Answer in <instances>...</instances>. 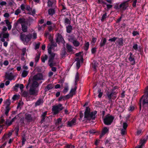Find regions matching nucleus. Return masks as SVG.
Masks as SVG:
<instances>
[{"label": "nucleus", "mask_w": 148, "mask_h": 148, "mask_svg": "<svg viewBox=\"0 0 148 148\" xmlns=\"http://www.w3.org/2000/svg\"><path fill=\"white\" fill-rule=\"evenodd\" d=\"M22 53L21 54V56H24L25 54L26 53V48H23L22 50Z\"/></svg>", "instance_id": "obj_38"}, {"label": "nucleus", "mask_w": 148, "mask_h": 148, "mask_svg": "<svg viewBox=\"0 0 148 148\" xmlns=\"http://www.w3.org/2000/svg\"><path fill=\"white\" fill-rule=\"evenodd\" d=\"M50 43L48 46V52L50 56L49 57V65L51 66H53V60L54 57L55 56V54L51 52V49H53V47H56L57 46L56 43L51 38V35H50L49 38Z\"/></svg>", "instance_id": "obj_1"}, {"label": "nucleus", "mask_w": 148, "mask_h": 148, "mask_svg": "<svg viewBox=\"0 0 148 148\" xmlns=\"http://www.w3.org/2000/svg\"><path fill=\"white\" fill-rule=\"evenodd\" d=\"M66 48L68 52H72L73 51L72 46L68 44H66Z\"/></svg>", "instance_id": "obj_23"}, {"label": "nucleus", "mask_w": 148, "mask_h": 148, "mask_svg": "<svg viewBox=\"0 0 148 148\" xmlns=\"http://www.w3.org/2000/svg\"><path fill=\"white\" fill-rule=\"evenodd\" d=\"M20 38L23 42L24 44L26 45L32 38V34H29L27 35L25 34H21L20 35Z\"/></svg>", "instance_id": "obj_4"}, {"label": "nucleus", "mask_w": 148, "mask_h": 148, "mask_svg": "<svg viewBox=\"0 0 148 148\" xmlns=\"http://www.w3.org/2000/svg\"><path fill=\"white\" fill-rule=\"evenodd\" d=\"M75 61L77 62H81L82 63L83 61V59L82 57V56L79 57L75 59Z\"/></svg>", "instance_id": "obj_36"}, {"label": "nucleus", "mask_w": 148, "mask_h": 148, "mask_svg": "<svg viewBox=\"0 0 148 148\" xmlns=\"http://www.w3.org/2000/svg\"><path fill=\"white\" fill-rule=\"evenodd\" d=\"M106 42V38H104L102 39L100 43V46L101 47L104 46Z\"/></svg>", "instance_id": "obj_26"}, {"label": "nucleus", "mask_w": 148, "mask_h": 148, "mask_svg": "<svg viewBox=\"0 0 148 148\" xmlns=\"http://www.w3.org/2000/svg\"><path fill=\"white\" fill-rule=\"evenodd\" d=\"M133 35L135 36L136 35H139V33L137 31H134L132 33Z\"/></svg>", "instance_id": "obj_63"}, {"label": "nucleus", "mask_w": 148, "mask_h": 148, "mask_svg": "<svg viewBox=\"0 0 148 148\" xmlns=\"http://www.w3.org/2000/svg\"><path fill=\"white\" fill-rule=\"evenodd\" d=\"M128 125L127 123L126 122H124L123 123V129H126Z\"/></svg>", "instance_id": "obj_55"}, {"label": "nucleus", "mask_w": 148, "mask_h": 148, "mask_svg": "<svg viewBox=\"0 0 148 148\" xmlns=\"http://www.w3.org/2000/svg\"><path fill=\"white\" fill-rule=\"evenodd\" d=\"M48 12L49 14L51 16H52L55 13V10L53 8H50L49 9Z\"/></svg>", "instance_id": "obj_28"}, {"label": "nucleus", "mask_w": 148, "mask_h": 148, "mask_svg": "<svg viewBox=\"0 0 148 148\" xmlns=\"http://www.w3.org/2000/svg\"><path fill=\"white\" fill-rule=\"evenodd\" d=\"M25 121L27 123L33 121L34 119L32 115L26 113L25 115Z\"/></svg>", "instance_id": "obj_8"}, {"label": "nucleus", "mask_w": 148, "mask_h": 148, "mask_svg": "<svg viewBox=\"0 0 148 148\" xmlns=\"http://www.w3.org/2000/svg\"><path fill=\"white\" fill-rule=\"evenodd\" d=\"M7 4L6 2L1 1H0V6L3 7L4 5H6Z\"/></svg>", "instance_id": "obj_48"}, {"label": "nucleus", "mask_w": 148, "mask_h": 148, "mask_svg": "<svg viewBox=\"0 0 148 148\" xmlns=\"http://www.w3.org/2000/svg\"><path fill=\"white\" fill-rule=\"evenodd\" d=\"M5 77L8 79L9 80H12L13 78V73L12 72L9 73L8 72L6 73L5 75Z\"/></svg>", "instance_id": "obj_14"}, {"label": "nucleus", "mask_w": 148, "mask_h": 148, "mask_svg": "<svg viewBox=\"0 0 148 148\" xmlns=\"http://www.w3.org/2000/svg\"><path fill=\"white\" fill-rule=\"evenodd\" d=\"M40 56V53H38L36 54L35 58V62L36 63H37L39 60Z\"/></svg>", "instance_id": "obj_32"}, {"label": "nucleus", "mask_w": 148, "mask_h": 148, "mask_svg": "<svg viewBox=\"0 0 148 148\" xmlns=\"http://www.w3.org/2000/svg\"><path fill=\"white\" fill-rule=\"evenodd\" d=\"M19 24H21L22 29L23 32H26L27 31V27L25 23H23L22 22V20L19 19L16 23H15V26H17Z\"/></svg>", "instance_id": "obj_7"}, {"label": "nucleus", "mask_w": 148, "mask_h": 148, "mask_svg": "<svg viewBox=\"0 0 148 148\" xmlns=\"http://www.w3.org/2000/svg\"><path fill=\"white\" fill-rule=\"evenodd\" d=\"M66 31L68 33H71L73 29L72 26L70 25H69L66 27Z\"/></svg>", "instance_id": "obj_22"}, {"label": "nucleus", "mask_w": 148, "mask_h": 148, "mask_svg": "<svg viewBox=\"0 0 148 148\" xmlns=\"http://www.w3.org/2000/svg\"><path fill=\"white\" fill-rule=\"evenodd\" d=\"M6 123L8 126H9L12 124V122L11 121L6 120Z\"/></svg>", "instance_id": "obj_62"}, {"label": "nucleus", "mask_w": 148, "mask_h": 148, "mask_svg": "<svg viewBox=\"0 0 148 148\" xmlns=\"http://www.w3.org/2000/svg\"><path fill=\"white\" fill-rule=\"evenodd\" d=\"M53 3L50 0H48L47 2V6L48 7H51L53 5Z\"/></svg>", "instance_id": "obj_52"}, {"label": "nucleus", "mask_w": 148, "mask_h": 148, "mask_svg": "<svg viewBox=\"0 0 148 148\" xmlns=\"http://www.w3.org/2000/svg\"><path fill=\"white\" fill-rule=\"evenodd\" d=\"M19 98V95H14L12 97V99L14 101L18 99Z\"/></svg>", "instance_id": "obj_47"}, {"label": "nucleus", "mask_w": 148, "mask_h": 148, "mask_svg": "<svg viewBox=\"0 0 148 148\" xmlns=\"http://www.w3.org/2000/svg\"><path fill=\"white\" fill-rule=\"evenodd\" d=\"M71 20H69L68 18H66L64 19V23L65 25L67 24L70 25L71 23Z\"/></svg>", "instance_id": "obj_35"}, {"label": "nucleus", "mask_w": 148, "mask_h": 148, "mask_svg": "<svg viewBox=\"0 0 148 148\" xmlns=\"http://www.w3.org/2000/svg\"><path fill=\"white\" fill-rule=\"evenodd\" d=\"M43 99L42 98H39L36 101L35 103L36 106H38L42 104L43 103Z\"/></svg>", "instance_id": "obj_20"}, {"label": "nucleus", "mask_w": 148, "mask_h": 148, "mask_svg": "<svg viewBox=\"0 0 148 148\" xmlns=\"http://www.w3.org/2000/svg\"><path fill=\"white\" fill-rule=\"evenodd\" d=\"M123 39L122 38H118L115 42V44L116 45L120 46H123Z\"/></svg>", "instance_id": "obj_18"}, {"label": "nucleus", "mask_w": 148, "mask_h": 148, "mask_svg": "<svg viewBox=\"0 0 148 148\" xmlns=\"http://www.w3.org/2000/svg\"><path fill=\"white\" fill-rule=\"evenodd\" d=\"M89 43L88 42H87L85 44L84 49L85 50H87L89 48Z\"/></svg>", "instance_id": "obj_43"}, {"label": "nucleus", "mask_w": 148, "mask_h": 148, "mask_svg": "<svg viewBox=\"0 0 148 148\" xmlns=\"http://www.w3.org/2000/svg\"><path fill=\"white\" fill-rule=\"evenodd\" d=\"M19 87V84H16L13 87V88L14 90L15 91L17 92L18 91V88Z\"/></svg>", "instance_id": "obj_39"}, {"label": "nucleus", "mask_w": 148, "mask_h": 148, "mask_svg": "<svg viewBox=\"0 0 148 148\" xmlns=\"http://www.w3.org/2000/svg\"><path fill=\"white\" fill-rule=\"evenodd\" d=\"M20 8L23 11H25V5L24 4H22L20 6Z\"/></svg>", "instance_id": "obj_50"}, {"label": "nucleus", "mask_w": 148, "mask_h": 148, "mask_svg": "<svg viewBox=\"0 0 148 148\" xmlns=\"http://www.w3.org/2000/svg\"><path fill=\"white\" fill-rule=\"evenodd\" d=\"M90 108L88 107L86 108L84 112V118L88 120L94 119L95 118V115L97 113V111H95L94 112H90Z\"/></svg>", "instance_id": "obj_3"}, {"label": "nucleus", "mask_w": 148, "mask_h": 148, "mask_svg": "<svg viewBox=\"0 0 148 148\" xmlns=\"http://www.w3.org/2000/svg\"><path fill=\"white\" fill-rule=\"evenodd\" d=\"M33 19L32 18L29 17L27 20V24L28 25H30L33 23Z\"/></svg>", "instance_id": "obj_31"}, {"label": "nucleus", "mask_w": 148, "mask_h": 148, "mask_svg": "<svg viewBox=\"0 0 148 148\" xmlns=\"http://www.w3.org/2000/svg\"><path fill=\"white\" fill-rule=\"evenodd\" d=\"M43 79L42 75L41 73H38L34 76L32 80L38 81Z\"/></svg>", "instance_id": "obj_11"}, {"label": "nucleus", "mask_w": 148, "mask_h": 148, "mask_svg": "<svg viewBox=\"0 0 148 148\" xmlns=\"http://www.w3.org/2000/svg\"><path fill=\"white\" fill-rule=\"evenodd\" d=\"M10 107H5V114L7 116L8 115V113L10 111Z\"/></svg>", "instance_id": "obj_46"}, {"label": "nucleus", "mask_w": 148, "mask_h": 148, "mask_svg": "<svg viewBox=\"0 0 148 148\" xmlns=\"http://www.w3.org/2000/svg\"><path fill=\"white\" fill-rule=\"evenodd\" d=\"M129 0L125 1L121 4L119 6H117V8L119 9L121 8L123 10H125L128 6V2Z\"/></svg>", "instance_id": "obj_9"}, {"label": "nucleus", "mask_w": 148, "mask_h": 148, "mask_svg": "<svg viewBox=\"0 0 148 148\" xmlns=\"http://www.w3.org/2000/svg\"><path fill=\"white\" fill-rule=\"evenodd\" d=\"M117 37H113L112 38L109 39L108 40V41H109L111 42H114L116 41V40L117 39Z\"/></svg>", "instance_id": "obj_53"}, {"label": "nucleus", "mask_w": 148, "mask_h": 148, "mask_svg": "<svg viewBox=\"0 0 148 148\" xmlns=\"http://www.w3.org/2000/svg\"><path fill=\"white\" fill-rule=\"evenodd\" d=\"M56 41L57 42H61L63 43L64 42L63 38L62 37V36L59 34H58V35L56 38Z\"/></svg>", "instance_id": "obj_17"}, {"label": "nucleus", "mask_w": 148, "mask_h": 148, "mask_svg": "<svg viewBox=\"0 0 148 148\" xmlns=\"http://www.w3.org/2000/svg\"><path fill=\"white\" fill-rule=\"evenodd\" d=\"M75 146L71 145H68L66 146V148H74Z\"/></svg>", "instance_id": "obj_64"}, {"label": "nucleus", "mask_w": 148, "mask_h": 148, "mask_svg": "<svg viewBox=\"0 0 148 148\" xmlns=\"http://www.w3.org/2000/svg\"><path fill=\"white\" fill-rule=\"evenodd\" d=\"M77 87L76 86H75L73 88H72L70 91V94L72 95L73 96L74 95H75V91Z\"/></svg>", "instance_id": "obj_33"}, {"label": "nucleus", "mask_w": 148, "mask_h": 148, "mask_svg": "<svg viewBox=\"0 0 148 148\" xmlns=\"http://www.w3.org/2000/svg\"><path fill=\"white\" fill-rule=\"evenodd\" d=\"M5 23L7 24V25L8 27V29L9 30H10L12 27V25H11V23L8 20H5Z\"/></svg>", "instance_id": "obj_27"}, {"label": "nucleus", "mask_w": 148, "mask_h": 148, "mask_svg": "<svg viewBox=\"0 0 148 148\" xmlns=\"http://www.w3.org/2000/svg\"><path fill=\"white\" fill-rule=\"evenodd\" d=\"M98 92L99 93L98 97L99 98H100L101 97L102 95V92H101V89H99Z\"/></svg>", "instance_id": "obj_51"}, {"label": "nucleus", "mask_w": 148, "mask_h": 148, "mask_svg": "<svg viewBox=\"0 0 148 148\" xmlns=\"http://www.w3.org/2000/svg\"><path fill=\"white\" fill-rule=\"evenodd\" d=\"M114 119V117L112 116L110 114L107 115L103 119L104 123L106 125H110Z\"/></svg>", "instance_id": "obj_6"}, {"label": "nucleus", "mask_w": 148, "mask_h": 148, "mask_svg": "<svg viewBox=\"0 0 148 148\" xmlns=\"http://www.w3.org/2000/svg\"><path fill=\"white\" fill-rule=\"evenodd\" d=\"M19 130V127L18 126L16 127L14 129L15 132L16 134V135L18 134V133Z\"/></svg>", "instance_id": "obj_61"}, {"label": "nucleus", "mask_w": 148, "mask_h": 148, "mask_svg": "<svg viewBox=\"0 0 148 148\" xmlns=\"http://www.w3.org/2000/svg\"><path fill=\"white\" fill-rule=\"evenodd\" d=\"M109 128L106 127H104L102 129L101 134L100 136V138H101L104 135L108 134L109 132Z\"/></svg>", "instance_id": "obj_12"}, {"label": "nucleus", "mask_w": 148, "mask_h": 148, "mask_svg": "<svg viewBox=\"0 0 148 148\" xmlns=\"http://www.w3.org/2000/svg\"><path fill=\"white\" fill-rule=\"evenodd\" d=\"M37 91L36 90V88H33L32 87H30V89L29 90V93L31 95H37Z\"/></svg>", "instance_id": "obj_13"}, {"label": "nucleus", "mask_w": 148, "mask_h": 148, "mask_svg": "<svg viewBox=\"0 0 148 148\" xmlns=\"http://www.w3.org/2000/svg\"><path fill=\"white\" fill-rule=\"evenodd\" d=\"M66 52L65 50V48L64 47L61 50L60 55L62 58L64 57L66 55Z\"/></svg>", "instance_id": "obj_24"}, {"label": "nucleus", "mask_w": 148, "mask_h": 148, "mask_svg": "<svg viewBox=\"0 0 148 148\" xmlns=\"http://www.w3.org/2000/svg\"><path fill=\"white\" fill-rule=\"evenodd\" d=\"M73 43L74 46L76 47L79 46L80 45L79 42L76 40H73Z\"/></svg>", "instance_id": "obj_34"}, {"label": "nucleus", "mask_w": 148, "mask_h": 148, "mask_svg": "<svg viewBox=\"0 0 148 148\" xmlns=\"http://www.w3.org/2000/svg\"><path fill=\"white\" fill-rule=\"evenodd\" d=\"M28 92L26 91H24L22 93V95L24 97H27L28 96Z\"/></svg>", "instance_id": "obj_56"}, {"label": "nucleus", "mask_w": 148, "mask_h": 148, "mask_svg": "<svg viewBox=\"0 0 148 148\" xmlns=\"http://www.w3.org/2000/svg\"><path fill=\"white\" fill-rule=\"evenodd\" d=\"M116 93L115 92H113L112 91L110 93L109 92H108L107 93L106 95L108 97V99L110 100L111 99V98L114 95H115Z\"/></svg>", "instance_id": "obj_19"}, {"label": "nucleus", "mask_w": 148, "mask_h": 148, "mask_svg": "<svg viewBox=\"0 0 148 148\" xmlns=\"http://www.w3.org/2000/svg\"><path fill=\"white\" fill-rule=\"evenodd\" d=\"M21 12V10L19 8L17 9L15 11V14L16 15H18L19 13Z\"/></svg>", "instance_id": "obj_54"}, {"label": "nucleus", "mask_w": 148, "mask_h": 148, "mask_svg": "<svg viewBox=\"0 0 148 148\" xmlns=\"http://www.w3.org/2000/svg\"><path fill=\"white\" fill-rule=\"evenodd\" d=\"M9 34L8 33H3V37L7 39V40H9Z\"/></svg>", "instance_id": "obj_37"}, {"label": "nucleus", "mask_w": 148, "mask_h": 148, "mask_svg": "<svg viewBox=\"0 0 148 148\" xmlns=\"http://www.w3.org/2000/svg\"><path fill=\"white\" fill-rule=\"evenodd\" d=\"M69 90V87L68 86H66L65 87L64 89L63 90V92L64 93H65L66 92Z\"/></svg>", "instance_id": "obj_58"}, {"label": "nucleus", "mask_w": 148, "mask_h": 148, "mask_svg": "<svg viewBox=\"0 0 148 148\" xmlns=\"http://www.w3.org/2000/svg\"><path fill=\"white\" fill-rule=\"evenodd\" d=\"M62 119L58 118L57 119L56 123V125L59 128H61L62 126Z\"/></svg>", "instance_id": "obj_16"}, {"label": "nucleus", "mask_w": 148, "mask_h": 148, "mask_svg": "<svg viewBox=\"0 0 148 148\" xmlns=\"http://www.w3.org/2000/svg\"><path fill=\"white\" fill-rule=\"evenodd\" d=\"M140 108L141 109V105L142 104L143 109V112L145 115H148V93L144 91V94L142 97L140 101Z\"/></svg>", "instance_id": "obj_2"}, {"label": "nucleus", "mask_w": 148, "mask_h": 148, "mask_svg": "<svg viewBox=\"0 0 148 148\" xmlns=\"http://www.w3.org/2000/svg\"><path fill=\"white\" fill-rule=\"evenodd\" d=\"M55 27V25H53V26H50L48 27V30L50 31L51 32L52 30H53V29L54 27Z\"/></svg>", "instance_id": "obj_60"}, {"label": "nucleus", "mask_w": 148, "mask_h": 148, "mask_svg": "<svg viewBox=\"0 0 148 148\" xmlns=\"http://www.w3.org/2000/svg\"><path fill=\"white\" fill-rule=\"evenodd\" d=\"M97 38H93L92 39V44L93 45H94L96 42L97 40Z\"/></svg>", "instance_id": "obj_59"}, {"label": "nucleus", "mask_w": 148, "mask_h": 148, "mask_svg": "<svg viewBox=\"0 0 148 148\" xmlns=\"http://www.w3.org/2000/svg\"><path fill=\"white\" fill-rule=\"evenodd\" d=\"M130 56L128 58V60L130 61L132 65H134L135 64V59L134 57V56L132 55V53L130 52L129 54Z\"/></svg>", "instance_id": "obj_15"}, {"label": "nucleus", "mask_w": 148, "mask_h": 148, "mask_svg": "<svg viewBox=\"0 0 148 148\" xmlns=\"http://www.w3.org/2000/svg\"><path fill=\"white\" fill-rule=\"evenodd\" d=\"M29 73L28 71L26 70H23L22 72L21 76L22 77H26Z\"/></svg>", "instance_id": "obj_30"}, {"label": "nucleus", "mask_w": 148, "mask_h": 148, "mask_svg": "<svg viewBox=\"0 0 148 148\" xmlns=\"http://www.w3.org/2000/svg\"><path fill=\"white\" fill-rule=\"evenodd\" d=\"M126 133V129H122L121 130V134L122 135H124Z\"/></svg>", "instance_id": "obj_57"}, {"label": "nucleus", "mask_w": 148, "mask_h": 148, "mask_svg": "<svg viewBox=\"0 0 148 148\" xmlns=\"http://www.w3.org/2000/svg\"><path fill=\"white\" fill-rule=\"evenodd\" d=\"M64 108L62 104L59 103L57 105L53 106L52 111L53 114H58L59 112L62 110Z\"/></svg>", "instance_id": "obj_5"}, {"label": "nucleus", "mask_w": 148, "mask_h": 148, "mask_svg": "<svg viewBox=\"0 0 148 148\" xmlns=\"http://www.w3.org/2000/svg\"><path fill=\"white\" fill-rule=\"evenodd\" d=\"M77 124V121L76 117L75 116L71 120L68 121L67 126L68 127H72Z\"/></svg>", "instance_id": "obj_10"}, {"label": "nucleus", "mask_w": 148, "mask_h": 148, "mask_svg": "<svg viewBox=\"0 0 148 148\" xmlns=\"http://www.w3.org/2000/svg\"><path fill=\"white\" fill-rule=\"evenodd\" d=\"M48 56L47 55H45L44 56H42L41 57V60L42 62L44 63L45 61L47 60Z\"/></svg>", "instance_id": "obj_40"}, {"label": "nucleus", "mask_w": 148, "mask_h": 148, "mask_svg": "<svg viewBox=\"0 0 148 148\" xmlns=\"http://www.w3.org/2000/svg\"><path fill=\"white\" fill-rule=\"evenodd\" d=\"M107 13H106L105 14H104L102 16L101 19V21L102 22H103L104 21V20L105 19L107 18Z\"/></svg>", "instance_id": "obj_41"}, {"label": "nucleus", "mask_w": 148, "mask_h": 148, "mask_svg": "<svg viewBox=\"0 0 148 148\" xmlns=\"http://www.w3.org/2000/svg\"><path fill=\"white\" fill-rule=\"evenodd\" d=\"M35 12L36 11L35 9H34L33 10L32 9L31 11L29 12L28 14L34 16L35 14Z\"/></svg>", "instance_id": "obj_45"}, {"label": "nucleus", "mask_w": 148, "mask_h": 148, "mask_svg": "<svg viewBox=\"0 0 148 148\" xmlns=\"http://www.w3.org/2000/svg\"><path fill=\"white\" fill-rule=\"evenodd\" d=\"M32 38L35 39L37 38V34L35 32H33L32 34Z\"/></svg>", "instance_id": "obj_44"}, {"label": "nucleus", "mask_w": 148, "mask_h": 148, "mask_svg": "<svg viewBox=\"0 0 148 148\" xmlns=\"http://www.w3.org/2000/svg\"><path fill=\"white\" fill-rule=\"evenodd\" d=\"M133 48L136 51L138 50V45L134 43L133 46Z\"/></svg>", "instance_id": "obj_49"}, {"label": "nucleus", "mask_w": 148, "mask_h": 148, "mask_svg": "<svg viewBox=\"0 0 148 148\" xmlns=\"http://www.w3.org/2000/svg\"><path fill=\"white\" fill-rule=\"evenodd\" d=\"M5 104L6 105V107H10V106L11 103V101L10 99L6 100L5 102H4Z\"/></svg>", "instance_id": "obj_29"}, {"label": "nucleus", "mask_w": 148, "mask_h": 148, "mask_svg": "<svg viewBox=\"0 0 148 148\" xmlns=\"http://www.w3.org/2000/svg\"><path fill=\"white\" fill-rule=\"evenodd\" d=\"M39 84L38 82L36 80H33V82L30 87L36 88L38 86Z\"/></svg>", "instance_id": "obj_21"}, {"label": "nucleus", "mask_w": 148, "mask_h": 148, "mask_svg": "<svg viewBox=\"0 0 148 148\" xmlns=\"http://www.w3.org/2000/svg\"><path fill=\"white\" fill-rule=\"evenodd\" d=\"M53 88V86L52 84H48L45 88V90L47 91L49 90L52 89Z\"/></svg>", "instance_id": "obj_25"}, {"label": "nucleus", "mask_w": 148, "mask_h": 148, "mask_svg": "<svg viewBox=\"0 0 148 148\" xmlns=\"http://www.w3.org/2000/svg\"><path fill=\"white\" fill-rule=\"evenodd\" d=\"M73 96L72 95H71V94H70V93L68 94L65 96H64L65 98V100H66L67 99H69L70 98L72 97Z\"/></svg>", "instance_id": "obj_42"}]
</instances>
